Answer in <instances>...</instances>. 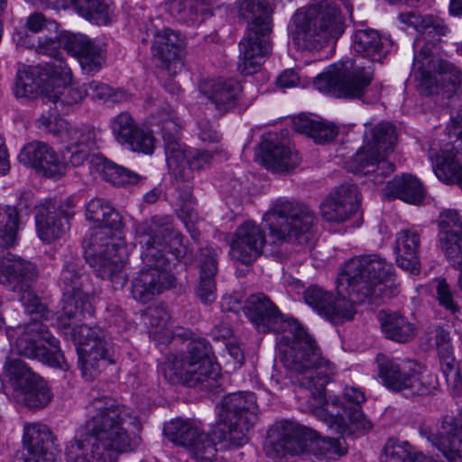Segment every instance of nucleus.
<instances>
[{"mask_svg": "<svg viewBox=\"0 0 462 462\" xmlns=\"http://www.w3.org/2000/svg\"><path fill=\"white\" fill-rule=\"evenodd\" d=\"M88 417L66 443L67 462H116L119 454L134 448L125 428L137 421L130 407L102 396L89 403Z\"/></svg>", "mask_w": 462, "mask_h": 462, "instance_id": "obj_1", "label": "nucleus"}, {"mask_svg": "<svg viewBox=\"0 0 462 462\" xmlns=\"http://www.w3.org/2000/svg\"><path fill=\"white\" fill-rule=\"evenodd\" d=\"M392 264L378 254H363L348 260L337 281V297L331 295L324 318L333 323L350 320L356 314L355 305L367 302L380 305L399 293L391 281Z\"/></svg>", "mask_w": 462, "mask_h": 462, "instance_id": "obj_2", "label": "nucleus"}, {"mask_svg": "<svg viewBox=\"0 0 462 462\" xmlns=\"http://www.w3.org/2000/svg\"><path fill=\"white\" fill-rule=\"evenodd\" d=\"M86 218L97 226L85 245L87 261L97 276L123 288L128 252L125 240L117 236L124 228L122 216L109 201L95 198L86 206Z\"/></svg>", "mask_w": 462, "mask_h": 462, "instance_id": "obj_3", "label": "nucleus"}, {"mask_svg": "<svg viewBox=\"0 0 462 462\" xmlns=\"http://www.w3.org/2000/svg\"><path fill=\"white\" fill-rule=\"evenodd\" d=\"M353 47L361 57L328 66L313 80L319 91L346 98H359L365 94L373 80V62H382L388 50L379 32L373 29L356 31Z\"/></svg>", "mask_w": 462, "mask_h": 462, "instance_id": "obj_4", "label": "nucleus"}, {"mask_svg": "<svg viewBox=\"0 0 462 462\" xmlns=\"http://www.w3.org/2000/svg\"><path fill=\"white\" fill-rule=\"evenodd\" d=\"M291 328L292 338L282 350V362L296 374L293 383L309 391V405L320 406L326 402L325 387L335 374V366L321 357L316 341L300 324L293 321Z\"/></svg>", "mask_w": 462, "mask_h": 462, "instance_id": "obj_5", "label": "nucleus"}, {"mask_svg": "<svg viewBox=\"0 0 462 462\" xmlns=\"http://www.w3.org/2000/svg\"><path fill=\"white\" fill-rule=\"evenodd\" d=\"M265 455L278 461L290 456L312 454L319 460L337 459L346 453L344 438L319 439V433L298 423L282 420L267 430L263 444Z\"/></svg>", "mask_w": 462, "mask_h": 462, "instance_id": "obj_6", "label": "nucleus"}, {"mask_svg": "<svg viewBox=\"0 0 462 462\" xmlns=\"http://www.w3.org/2000/svg\"><path fill=\"white\" fill-rule=\"evenodd\" d=\"M344 32L339 8L328 0L298 10L292 16L290 33L300 50H319L336 42Z\"/></svg>", "mask_w": 462, "mask_h": 462, "instance_id": "obj_7", "label": "nucleus"}, {"mask_svg": "<svg viewBox=\"0 0 462 462\" xmlns=\"http://www.w3.org/2000/svg\"><path fill=\"white\" fill-rule=\"evenodd\" d=\"M162 371L169 382L199 390L214 387L219 377L211 346L204 338L191 340L183 355L169 356L162 365Z\"/></svg>", "mask_w": 462, "mask_h": 462, "instance_id": "obj_8", "label": "nucleus"}, {"mask_svg": "<svg viewBox=\"0 0 462 462\" xmlns=\"http://www.w3.org/2000/svg\"><path fill=\"white\" fill-rule=\"evenodd\" d=\"M263 218L273 245L308 242L317 222L314 212L308 206L284 198L274 200Z\"/></svg>", "mask_w": 462, "mask_h": 462, "instance_id": "obj_9", "label": "nucleus"}, {"mask_svg": "<svg viewBox=\"0 0 462 462\" xmlns=\"http://www.w3.org/2000/svg\"><path fill=\"white\" fill-rule=\"evenodd\" d=\"M18 228L8 229L0 236V284L5 289L21 293L20 300L29 312L40 311L43 306L32 291L40 271L36 263L5 249L14 245Z\"/></svg>", "mask_w": 462, "mask_h": 462, "instance_id": "obj_10", "label": "nucleus"}, {"mask_svg": "<svg viewBox=\"0 0 462 462\" xmlns=\"http://www.w3.org/2000/svg\"><path fill=\"white\" fill-rule=\"evenodd\" d=\"M436 44L425 42L415 52L412 70L424 95L451 97L462 83V72L454 64L435 55Z\"/></svg>", "mask_w": 462, "mask_h": 462, "instance_id": "obj_11", "label": "nucleus"}, {"mask_svg": "<svg viewBox=\"0 0 462 462\" xmlns=\"http://www.w3.org/2000/svg\"><path fill=\"white\" fill-rule=\"evenodd\" d=\"M258 411L256 396L252 392H236L226 395L221 402L216 438L235 448L246 444L249 431L258 420Z\"/></svg>", "mask_w": 462, "mask_h": 462, "instance_id": "obj_12", "label": "nucleus"}, {"mask_svg": "<svg viewBox=\"0 0 462 462\" xmlns=\"http://www.w3.org/2000/svg\"><path fill=\"white\" fill-rule=\"evenodd\" d=\"M6 336L17 354L64 371L69 369L59 340L43 321L33 319L23 326L10 328Z\"/></svg>", "mask_w": 462, "mask_h": 462, "instance_id": "obj_13", "label": "nucleus"}, {"mask_svg": "<svg viewBox=\"0 0 462 462\" xmlns=\"http://www.w3.org/2000/svg\"><path fill=\"white\" fill-rule=\"evenodd\" d=\"M37 126L64 144L63 159L67 165L82 166L96 147L97 130L90 125H71L65 119L48 111L37 119Z\"/></svg>", "mask_w": 462, "mask_h": 462, "instance_id": "obj_14", "label": "nucleus"}, {"mask_svg": "<svg viewBox=\"0 0 462 462\" xmlns=\"http://www.w3.org/2000/svg\"><path fill=\"white\" fill-rule=\"evenodd\" d=\"M156 254L157 251L151 248L142 251L143 266L132 280V296L142 303L152 300L155 296L171 289L174 282V276L165 267V259Z\"/></svg>", "mask_w": 462, "mask_h": 462, "instance_id": "obj_15", "label": "nucleus"}, {"mask_svg": "<svg viewBox=\"0 0 462 462\" xmlns=\"http://www.w3.org/2000/svg\"><path fill=\"white\" fill-rule=\"evenodd\" d=\"M136 235L143 250L148 248L157 251L168 264L167 253H171L176 259L186 254L187 248L183 244V236L175 230L169 217H154L150 222H143L136 227Z\"/></svg>", "mask_w": 462, "mask_h": 462, "instance_id": "obj_16", "label": "nucleus"}, {"mask_svg": "<svg viewBox=\"0 0 462 462\" xmlns=\"http://www.w3.org/2000/svg\"><path fill=\"white\" fill-rule=\"evenodd\" d=\"M80 279L79 269L74 263H68L61 271L59 282L64 291V305L58 322L63 328L82 321L94 312L90 296L80 288Z\"/></svg>", "mask_w": 462, "mask_h": 462, "instance_id": "obj_17", "label": "nucleus"}, {"mask_svg": "<svg viewBox=\"0 0 462 462\" xmlns=\"http://www.w3.org/2000/svg\"><path fill=\"white\" fill-rule=\"evenodd\" d=\"M378 374L390 390L406 396L426 395L433 388L432 381L412 369L407 363H399L383 355L376 357Z\"/></svg>", "mask_w": 462, "mask_h": 462, "instance_id": "obj_18", "label": "nucleus"}, {"mask_svg": "<svg viewBox=\"0 0 462 462\" xmlns=\"http://www.w3.org/2000/svg\"><path fill=\"white\" fill-rule=\"evenodd\" d=\"M69 74V67L65 61L56 60L44 66L27 67L19 70L16 75L14 94L17 97L36 98L42 96L46 101L47 92L53 76L66 79Z\"/></svg>", "mask_w": 462, "mask_h": 462, "instance_id": "obj_19", "label": "nucleus"}, {"mask_svg": "<svg viewBox=\"0 0 462 462\" xmlns=\"http://www.w3.org/2000/svg\"><path fill=\"white\" fill-rule=\"evenodd\" d=\"M163 432L170 441L186 448L196 459L212 461L217 455L210 436L190 420H172L164 426Z\"/></svg>", "mask_w": 462, "mask_h": 462, "instance_id": "obj_20", "label": "nucleus"}, {"mask_svg": "<svg viewBox=\"0 0 462 462\" xmlns=\"http://www.w3.org/2000/svg\"><path fill=\"white\" fill-rule=\"evenodd\" d=\"M439 245L450 265L458 272L457 287L462 293V219L454 209L443 210L438 218Z\"/></svg>", "mask_w": 462, "mask_h": 462, "instance_id": "obj_21", "label": "nucleus"}, {"mask_svg": "<svg viewBox=\"0 0 462 462\" xmlns=\"http://www.w3.org/2000/svg\"><path fill=\"white\" fill-rule=\"evenodd\" d=\"M74 208L70 198L40 207L35 221L41 240L51 243L63 236L69 229V219L75 214Z\"/></svg>", "mask_w": 462, "mask_h": 462, "instance_id": "obj_22", "label": "nucleus"}, {"mask_svg": "<svg viewBox=\"0 0 462 462\" xmlns=\"http://www.w3.org/2000/svg\"><path fill=\"white\" fill-rule=\"evenodd\" d=\"M244 312L260 333H280L293 325L263 293L252 294L243 307Z\"/></svg>", "mask_w": 462, "mask_h": 462, "instance_id": "obj_23", "label": "nucleus"}, {"mask_svg": "<svg viewBox=\"0 0 462 462\" xmlns=\"http://www.w3.org/2000/svg\"><path fill=\"white\" fill-rule=\"evenodd\" d=\"M316 417L323 420L328 429L336 433L343 434L346 428L348 420L361 430H370L373 425L367 420L363 411L357 408L349 409L346 407L337 396L326 397V402L320 406H315L310 402L309 406Z\"/></svg>", "mask_w": 462, "mask_h": 462, "instance_id": "obj_24", "label": "nucleus"}, {"mask_svg": "<svg viewBox=\"0 0 462 462\" xmlns=\"http://www.w3.org/2000/svg\"><path fill=\"white\" fill-rule=\"evenodd\" d=\"M419 432L438 448L448 462H462V420L460 419L446 416L436 432L426 425L420 426Z\"/></svg>", "mask_w": 462, "mask_h": 462, "instance_id": "obj_25", "label": "nucleus"}, {"mask_svg": "<svg viewBox=\"0 0 462 462\" xmlns=\"http://www.w3.org/2000/svg\"><path fill=\"white\" fill-rule=\"evenodd\" d=\"M153 56L169 75L175 76L184 67L186 40L178 32L169 28L158 32L152 44Z\"/></svg>", "mask_w": 462, "mask_h": 462, "instance_id": "obj_26", "label": "nucleus"}, {"mask_svg": "<svg viewBox=\"0 0 462 462\" xmlns=\"http://www.w3.org/2000/svg\"><path fill=\"white\" fill-rule=\"evenodd\" d=\"M180 150L183 158L178 162L177 170L170 164L167 165L172 171L180 199L185 203H190L193 190V171L208 167L211 164L214 153L206 150H186L180 143Z\"/></svg>", "mask_w": 462, "mask_h": 462, "instance_id": "obj_27", "label": "nucleus"}, {"mask_svg": "<svg viewBox=\"0 0 462 462\" xmlns=\"http://www.w3.org/2000/svg\"><path fill=\"white\" fill-rule=\"evenodd\" d=\"M387 155L369 143H365L346 162L348 171L369 176L374 184H382L385 178L394 171V164L388 161Z\"/></svg>", "mask_w": 462, "mask_h": 462, "instance_id": "obj_28", "label": "nucleus"}, {"mask_svg": "<svg viewBox=\"0 0 462 462\" xmlns=\"http://www.w3.org/2000/svg\"><path fill=\"white\" fill-rule=\"evenodd\" d=\"M266 243L262 227L254 221L239 225L233 235L229 254L233 261L248 265L261 254Z\"/></svg>", "mask_w": 462, "mask_h": 462, "instance_id": "obj_29", "label": "nucleus"}, {"mask_svg": "<svg viewBox=\"0 0 462 462\" xmlns=\"http://www.w3.org/2000/svg\"><path fill=\"white\" fill-rule=\"evenodd\" d=\"M18 161L48 178L60 179L66 172L67 164L60 161L52 147L41 141L25 144L18 154Z\"/></svg>", "mask_w": 462, "mask_h": 462, "instance_id": "obj_30", "label": "nucleus"}, {"mask_svg": "<svg viewBox=\"0 0 462 462\" xmlns=\"http://www.w3.org/2000/svg\"><path fill=\"white\" fill-rule=\"evenodd\" d=\"M60 42L62 48L78 59L88 74L97 73L105 63L102 48L83 33L63 31L60 32Z\"/></svg>", "mask_w": 462, "mask_h": 462, "instance_id": "obj_31", "label": "nucleus"}, {"mask_svg": "<svg viewBox=\"0 0 462 462\" xmlns=\"http://www.w3.org/2000/svg\"><path fill=\"white\" fill-rule=\"evenodd\" d=\"M26 462H55L58 455L54 437L42 423L25 424L23 436Z\"/></svg>", "mask_w": 462, "mask_h": 462, "instance_id": "obj_32", "label": "nucleus"}, {"mask_svg": "<svg viewBox=\"0 0 462 462\" xmlns=\"http://www.w3.org/2000/svg\"><path fill=\"white\" fill-rule=\"evenodd\" d=\"M360 207L357 187L342 184L321 202L320 213L328 222L342 223L355 215Z\"/></svg>", "mask_w": 462, "mask_h": 462, "instance_id": "obj_33", "label": "nucleus"}, {"mask_svg": "<svg viewBox=\"0 0 462 462\" xmlns=\"http://www.w3.org/2000/svg\"><path fill=\"white\" fill-rule=\"evenodd\" d=\"M269 34L262 32L246 30L239 42V60L237 69L243 75H252L261 69L263 58L268 54L271 44Z\"/></svg>", "mask_w": 462, "mask_h": 462, "instance_id": "obj_34", "label": "nucleus"}, {"mask_svg": "<svg viewBox=\"0 0 462 462\" xmlns=\"http://www.w3.org/2000/svg\"><path fill=\"white\" fill-rule=\"evenodd\" d=\"M420 243L421 231L414 226L400 230L395 236L396 263L412 275H417L420 272Z\"/></svg>", "mask_w": 462, "mask_h": 462, "instance_id": "obj_35", "label": "nucleus"}, {"mask_svg": "<svg viewBox=\"0 0 462 462\" xmlns=\"http://www.w3.org/2000/svg\"><path fill=\"white\" fill-rule=\"evenodd\" d=\"M262 163L273 172H284L296 168L300 157L290 145L263 139L259 143V153Z\"/></svg>", "mask_w": 462, "mask_h": 462, "instance_id": "obj_36", "label": "nucleus"}, {"mask_svg": "<svg viewBox=\"0 0 462 462\" xmlns=\"http://www.w3.org/2000/svg\"><path fill=\"white\" fill-rule=\"evenodd\" d=\"M199 268L196 294L204 304L217 299L216 274L217 273V252L213 248H202L198 254Z\"/></svg>", "mask_w": 462, "mask_h": 462, "instance_id": "obj_37", "label": "nucleus"}, {"mask_svg": "<svg viewBox=\"0 0 462 462\" xmlns=\"http://www.w3.org/2000/svg\"><path fill=\"white\" fill-rule=\"evenodd\" d=\"M200 92L223 115L236 106L242 93V86L233 79L211 80L200 85Z\"/></svg>", "mask_w": 462, "mask_h": 462, "instance_id": "obj_38", "label": "nucleus"}, {"mask_svg": "<svg viewBox=\"0 0 462 462\" xmlns=\"http://www.w3.org/2000/svg\"><path fill=\"white\" fill-rule=\"evenodd\" d=\"M156 125L161 127L167 164L177 170V163L183 156L180 150V126L173 110L164 107L157 114Z\"/></svg>", "mask_w": 462, "mask_h": 462, "instance_id": "obj_39", "label": "nucleus"}, {"mask_svg": "<svg viewBox=\"0 0 462 462\" xmlns=\"http://www.w3.org/2000/svg\"><path fill=\"white\" fill-rule=\"evenodd\" d=\"M71 79V70L66 79L58 75L53 76L45 102L54 104L55 109L60 113H69L81 103L86 97L84 86L76 87L68 84Z\"/></svg>", "mask_w": 462, "mask_h": 462, "instance_id": "obj_40", "label": "nucleus"}, {"mask_svg": "<svg viewBox=\"0 0 462 462\" xmlns=\"http://www.w3.org/2000/svg\"><path fill=\"white\" fill-rule=\"evenodd\" d=\"M273 5L270 0H244L239 5V14L249 25L246 30L270 34L273 31Z\"/></svg>", "mask_w": 462, "mask_h": 462, "instance_id": "obj_41", "label": "nucleus"}, {"mask_svg": "<svg viewBox=\"0 0 462 462\" xmlns=\"http://www.w3.org/2000/svg\"><path fill=\"white\" fill-rule=\"evenodd\" d=\"M4 369L13 388L14 399H17L31 387L37 385V383L42 379L24 361L18 358L7 359Z\"/></svg>", "mask_w": 462, "mask_h": 462, "instance_id": "obj_42", "label": "nucleus"}, {"mask_svg": "<svg viewBox=\"0 0 462 462\" xmlns=\"http://www.w3.org/2000/svg\"><path fill=\"white\" fill-rule=\"evenodd\" d=\"M436 177L446 184H457L462 187V164L452 151L442 150L429 153Z\"/></svg>", "mask_w": 462, "mask_h": 462, "instance_id": "obj_43", "label": "nucleus"}, {"mask_svg": "<svg viewBox=\"0 0 462 462\" xmlns=\"http://www.w3.org/2000/svg\"><path fill=\"white\" fill-rule=\"evenodd\" d=\"M384 190L387 196L399 198L411 204H420L424 198L420 181L411 174L393 178L386 184Z\"/></svg>", "mask_w": 462, "mask_h": 462, "instance_id": "obj_44", "label": "nucleus"}, {"mask_svg": "<svg viewBox=\"0 0 462 462\" xmlns=\"http://www.w3.org/2000/svg\"><path fill=\"white\" fill-rule=\"evenodd\" d=\"M378 318L382 330L388 339L405 343L414 337L416 328L404 316L396 312L381 311Z\"/></svg>", "mask_w": 462, "mask_h": 462, "instance_id": "obj_45", "label": "nucleus"}, {"mask_svg": "<svg viewBox=\"0 0 462 462\" xmlns=\"http://www.w3.org/2000/svg\"><path fill=\"white\" fill-rule=\"evenodd\" d=\"M111 347L103 348H80L78 353L79 366L83 378L87 381H92L97 378L107 364H113L114 360L110 358Z\"/></svg>", "mask_w": 462, "mask_h": 462, "instance_id": "obj_46", "label": "nucleus"}, {"mask_svg": "<svg viewBox=\"0 0 462 462\" xmlns=\"http://www.w3.org/2000/svg\"><path fill=\"white\" fill-rule=\"evenodd\" d=\"M397 135L394 125L390 122H380L375 125L366 124L364 133L365 143H369L385 155L393 152Z\"/></svg>", "mask_w": 462, "mask_h": 462, "instance_id": "obj_47", "label": "nucleus"}, {"mask_svg": "<svg viewBox=\"0 0 462 462\" xmlns=\"http://www.w3.org/2000/svg\"><path fill=\"white\" fill-rule=\"evenodd\" d=\"M293 128L296 132L311 137L316 143H329L338 134L334 124L314 120L306 116L294 119Z\"/></svg>", "mask_w": 462, "mask_h": 462, "instance_id": "obj_48", "label": "nucleus"}, {"mask_svg": "<svg viewBox=\"0 0 462 462\" xmlns=\"http://www.w3.org/2000/svg\"><path fill=\"white\" fill-rule=\"evenodd\" d=\"M382 462H431V457L416 451L408 442L389 439L380 457Z\"/></svg>", "mask_w": 462, "mask_h": 462, "instance_id": "obj_49", "label": "nucleus"}, {"mask_svg": "<svg viewBox=\"0 0 462 462\" xmlns=\"http://www.w3.org/2000/svg\"><path fill=\"white\" fill-rule=\"evenodd\" d=\"M70 338L77 347V353L84 347L93 349L111 347L110 343L106 339L104 330L99 327L74 325L70 331Z\"/></svg>", "mask_w": 462, "mask_h": 462, "instance_id": "obj_50", "label": "nucleus"}, {"mask_svg": "<svg viewBox=\"0 0 462 462\" xmlns=\"http://www.w3.org/2000/svg\"><path fill=\"white\" fill-rule=\"evenodd\" d=\"M400 20L413 25L420 33L432 37L437 42H439V37L445 35L448 31L444 21L433 15L420 17L414 13H406L400 14Z\"/></svg>", "mask_w": 462, "mask_h": 462, "instance_id": "obj_51", "label": "nucleus"}, {"mask_svg": "<svg viewBox=\"0 0 462 462\" xmlns=\"http://www.w3.org/2000/svg\"><path fill=\"white\" fill-rule=\"evenodd\" d=\"M74 10L82 17L98 25L110 22L109 6L104 0H69Z\"/></svg>", "mask_w": 462, "mask_h": 462, "instance_id": "obj_52", "label": "nucleus"}, {"mask_svg": "<svg viewBox=\"0 0 462 462\" xmlns=\"http://www.w3.org/2000/svg\"><path fill=\"white\" fill-rule=\"evenodd\" d=\"M100 174L106 181L115 186L134 185L141 180L136 172L106 160L102 163Z\"/></svg>", "mask_w": 462, "mask_h": 462, "instance_id": "obj_53", "label": "nucleus"}, {"mask_svg": "<svg viewBox=\"0 0 462 462\" xmlns=\"http://www.w3.org/2000/svg\"><path fill=\"white\" fill-rule=\"evenodd\" d=\"M15 400L29 409L39 410L48 405L51 400V394L44 380L42 379L37 385L31 387Z\"/></svg>", "mask_w": 462, "mask_h": 462, "instance_id": "obj_54", "label": "nucleus"}, {"mask_svg": "<svg viewBox=\"0 0 462 462\" xmlns=\"http://www.w3.org/2000/svg\"><path fill=\"white\" fill-rule=\"evenodd\" d=\"M112 133L116 141L121 144L130 140V137L138 127L134 118L127 112H123L115 116L110 123Z\"/></svg>", "mask_w": 462, "mask_h": 462, "instance_id": "obj_55", "label": "nucleus"}, {"mask_svg": "<svg viewBox=\"0 0 462 462\" xmlns=\"http://www.w3.org/2000/svg\"><path fill=\"white\" fill-rule=\"evenodd\" d=\"M124 145L134 152L152 154L155 147V138L152 131L138 126Z\"/></svg>", "mask_w": 462, "mask_h": 462, "instance_id": "obj_56", "label": "nucleus"}, {"mask_svg": "<svg viewBox=\"0 0 462 462\" xmlns=\"http://www.w3.org/2000/svg\"><path fill=\"white\" fill-rule=\"evenodd\" d=\"M436 299L439 304L451 314L459 311V305L456 300L454 291L450 285L443 278L434 280Z\"/></svg>", "mask_w": 462, "mask_h": 462, "instance_id": "obj_57", "label": "nucleus"}, {"mask_svg": "<svg viewBox=\"0 0 462 462\" xmlns=\"http://www.w3.org/2000/svg\"><path fill=\"white\" fill-rule=\"evenodd\" d=\"M329 292L318 286L309 287L303 294L304 301L316 310L319 315L324 316L328 303L331 300Z\"/></svg>", "mask_w": 462, "mask_h": 462, "instance_id": "obj_58", "label": "nucleus"}, {"mask_svg": "<svg viewBox=\"0 0 462 462\" xmlns=\"http://www.w3.org/2000/svg\"><path fill=\"white\" fill-rule=\"evenodd\" d=\"M62 47L60 42V33L55 37H43L39 41L37 52L51 57L52 60L49 63L54 62L56 60L64 61L60 49Z\"/></svg>", "mask_w": 462, "mask_h": 462, "instance_id": "obj_59", "label": "nucleus"}, {"mask_svg": "<svg viewBox=\"0 0 462 462\" xmlns=\"http://www.w3.org/2000/svg\"><path fill=\"white\" fill-rule=\"evenodd\" d=\"M143 318L151 328L162 329L169 319V314L162 307L150 306L143 313Z\"/></svg>", "mask_w": 462, "mask_h": 462, "instance_id": "obj_60", "label": "nucleus"}, {"mask_svg": "<svg viewBox=\"0 0 462 462\" xmlns=\"http://www.w3.org/2000/svg\"><path fill=\"white\" fill-rule=\"evenodd\" d=\"M18 228V213L15 208L5 207L0 208V236L8 232V229Z\"/></svg>", "mask_w": 462, "mask_h": 462, "instance_id": "obj_61", "label": "nucleus"}, {"mask_svg": "<svg viewBox=\"0 0 462 462\" xmlns=\"http://www.w3.org/2000/svg\"><path fill=\"white\" fill-rule=\"evenodd\" d=\"M437 350L441 370L445 376L448 377L457 366V363L453 355L452 346L451 344L446 345L440 346Z\"/></svg>", "mask_w": 462, "mask_h": 462, "instance_id": "obj_62", "label": "nucleus"}, {"mask_svg": "<svg viewBox=\"0 0 462 462\" xmlns=\"http://www.w3.org/2000/svg\"><path fill=\"white\" fill-rule=\"evenodd\" d=\"M84 90L86 91V96L88 95L93 99L102 102H108L109 95L112 93V88L108 85L95 80L88 85H84Z\"/></svg>", "mask_w": 462, "mask_h": 462, "instance_id": "obj_63", "label": "nucleus"}, {"mask_svg": "<svg viewBox=\"0 0 462 462\" xmlns=\"http://www.w3.org/2000/svg\"><path fill=\"white\" fill-rule=\"evenodd\" d=\"M50 26V29H58V23L54 21H47L44 15L41 13H33L27 17L26 27L29 31L37 33L44 27Z\"/></svg>", "mask_w": 462, "mask_h": 462, "instance_id": "obj_64", "label": "nucleus"}]
</instances>
